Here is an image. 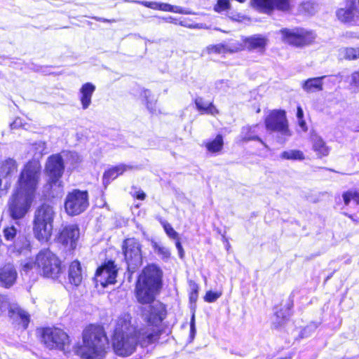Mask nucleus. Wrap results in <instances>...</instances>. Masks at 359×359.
Instances as JSON below:
<instances>
[{"instance_id": "4d7b16f0", "label": "nucleus", "mask_w": 359, "mask_h": 359, "mask_svg": "<svg viewBox=\"0 0 359 359\" xmlns=\"http://www.w3.org/2000/svg\"><path fill=\"white\" fill-rule=\"evenodd\" d=\"M297 116L298 119L303 118L304 112H303V110H302V107L300 106H299L297 107Z\"/></svg>"}, {"instance_id": "680f3d73", "label": "nucleus", "mask_w": 359, "mask_h": 359, "mask_svg": "<svg viewBox=\"0 0 359 359\" xmlns=\"http://www.w3.org/2000/svg\"><path fill=\"white\" fill-rule=\"evenodd\" d=\"M99 20H101V21H102V22H107V21H108L107 20H105V19H99Z\"/></svg>"}, {"instance_id": "49530a36", "label": "nucleus", "mask_w": 359, "mask_h": 359, "mask_svg": "<svg viewBox=\"0 0 359 359\" xmlns=\"http://www.w3.org/2000/svg\"><path fill=\"white\" fill-rule=\"evenodd\" d=\"M222 295L220 292L208 291L206 292L204 299L207 302H214Z\"/></svg>"}, {"instance_id": "7ed1b4c3", "label": "nucleus", "mask_w": 359, "mask_h": 359, "mask_svg": "<svg viewBox=\"0 0 359 359\" xmlns=\"http://www.w3.org/2000/svg\"><path fill=\"white\" fill-rule=\"evenodd\" d=\"M161 283V270L154 264L145 267L139 276L135 285V297L137 302L144 305L155 302Z\"/></svg>"}, {"instance_id": "2eb2a0df", "label": "nucleus", "mask_w": 359, "mask_h": 359, "mask_svg": "<svg viewBox=\"0 0 359 359\" xmlns=\"http://www.w3.org/2000/svg\"><path fill=\"white\" fill-rule=\"evenodd\" d=\"M18 171L17 162L11 158L0 161V196L4 195L11 184V179Z\"/></svg>"}, {"instance_id": "4468645a", "label": "nucleus", "mask_w": 359, "mask_h": 359, "mask_svg": "<svg viewBox=\"0 0 359 359\" xmlns=\"http://www.w3.org/2000/svg\"><path fill=\"white\" fill-rule=\"evenodd\" d=\"M142 318L149 325L157 327L165 318L164 305L158 301L145 304L142 307Z\"/></svg>"}, {"instance_id": "c03bdc74", "label": "nucleus", "mask_w": 359, "mask_h": 359, "mask_svg": "<svg viewBox=\"0 0 359 359\" xmlns=\"http://www.w3.org/2000/svg\"><path fill=\"white\" fill-rule=\"evenodd\" d=\"M348 83L353 88L359 87V72L352 73L347 79Z\"/></svg>"}, {"instance_id": "6e6552de", "label": "nucleus", "mask_w": 359, "mask_h": 359, "mask_svg": "<svg viewBox=\"0 0 359 359\" xmlns=\"http://www.w3.org/2000/svg\"><path fill=\"white\" fill-rule=\"evenodd\" d=\"M36 264L43 276L47 278H57L62 272L60 259L49 250L39 252L36 256Z\"/></svg>"}, {"instance_id": "1a4fd4ad", "label": "nucleus", "mask_w": 359, "mask_h": 359, "mask_svg": "<svg viewBox=\"0 0 359 359\" xmlns=\"http://www.w3.org/2000/svg\"><path fill=\"white\" fill-rule=\"evenodd\" d=\"M34 196L18 190H15L8 202V212L13 219H19L25 216L29 211Z\"/></svg>"}, {"instance_id": "58836bf2", "label": "nucleus", "mask_w": 359, "mask_h": 359, "mask_svg": "<svg viewBox=\"0 0 359 359\" xmlns=\"http://www.w3.org/2000/svg\"><path fill=\"white\" fill-rule=\"evenodd\" d=\"M208 54L216 53V54H225L226 48L224 43H219L216 45L208 46L205 50Z\"/></svg>"}, {"instance_id": "603ef678", "label": "nucleus", "mask_w": 359, "mask_h": 359, "mask_svg": "<svg viewBox=\"0 0 359 359\" xmlns=\"http://www.w3.org/2000/svg\"><path fill=\"white\" fill-rule=\"evenodd\" d=\"M196 333V327H195V316L194 315L192 316L191 323H190V334L191 337L193 338Z\"/></svg>"}, {"instance_id": "423d86ee", "label": "nucleus", "mask_w": 359, "mask_h": 359, "mask_svg": "<svg viewBox=\"0 0 359 359\" xmlns=\"http://www.w3.org/2000/svg\"><path fill=\"white\" fill-rule=\"evenodd\" d=\"M41 340L46 348L69 351L70 340L68 334L58 327H46L41 332Z\"/></svg>"}, {"instance_id": "a19ab883", "label": "nucleus", "mask_w": 359, "mask_h": 359, "mask_svg": "<svg viewBox=\"0 0 359 359\" xmlns=\"http://www.w3.org/2000/svg\"><path fill=\"white\" fill-rule=\"evenodd\" d=\"M154 249L155 252L162 257L163 259H168L170 256V250L160 244H158L157 243H154L153 245Z\"/></svg>"}, {"instance_id": "3c124183", "label": "nucleus", "mask_w": 359, "mask_h": 359, "mask_svg": "<svg viewBox=\"0 0 359 359\" xmlns=\"http://www.w3.org/2000/svg\"><path fill=\"white\" fill-rule=\"evenodd\" d=\"M175 246H176V248L178 250V254H179V256L181 259H182L184 257V249L182 246V244L180 241V238L176 240V242H175Z\"/></svg>"}, {"instance_id": "f03ea898", "label": "nucleus", "mask_w": 359, "mask_h": 359, "mask_svg": "<svg viewBox=\"0 0 359 359\" xmlns=\"http://www.w3.org/2000/svg\"><path fill=\"white\" fill-rule=\"evenodd\" d=\"M108 339L101 326L90 325L83 331L81 345L76 347V353L83 359H102L106 353Z\"/></svg>"}, {"instance_id": "0eeeda50", "label": "nucleus", "mask_w": 359, "mask_h": 359, "mask_svg": "<svg viewBox=\"0 0 359 359\" xmlns=\"http://www.w3.org/2000/svg\"><path fill=\"white\" fill-rule=\"evenodd\" d=\"M265 125L268 130L278 134V141L280 143H284L292 135L284 111L270 112L265 119Z\"/></svg>"}, {"instance_id": "473e14b6", "label": "nucleus", "mask_w": 359, "mask_h": 359, "mask_svg": "<svg viewBox=\"0 0 359 359\" xmlns=\"http://www.w3.org/2000/svg\"><path fill=\"white\" fill-rule=\"evenodd\" d=\"M280 158L285 160L302 161L305 158L304 153L297 149L284 151L280 154Z\"/></svg>"}, {"instance_id": "ea45409f", "label": "nucleus", "mask_w": 359, "mask_h": 359, "mask_svg": "<svg viewBox=\"0 0 359 359\" xmlns=\"http://www.w3.org/2000/svg\"><path fill=\"white\" fill-rule=\"evenodd\" d=\"M163 11H170V12H175V13H184L187 14V12H185L183 8L177 6H173L170 4H165V3H159L158 4V9Z\"/></svg>"}, {"instance_id": "6ab92c4d", "label": "nucleus", "mask_w": 359, "mask_h": 359, "mask_svg": "<svg viewBox=\"0 0 359 359\" xmlns=\"http://www.w3.org/2000/svg\"><path fill=\"white\" fill-rule=\"evenodd\" d=\"M79 237V229L76 224L65 226L58 236V241L63 245H69L70 248L76 247V243Z\"/></svg>"}, {"instance_id": "864d4df0", "label": "nucleus", "mask_w": 359, "mask_h": 359, "mask_svg": "<svg viewBox=\"0 0 359 359\" xmlns=\"http://www.w3.org/2000/svg\"><path fill=\"white\" fill-rule=\"evenodd\" d=\"M11 128H17L19 127H25V126L22 123V119L20 118H17L11 124Z\"/></svg>"}, {"instance_id": "bf43d9fd", "label": "nucleus", "mask_w": 359, "mask_h": 359, "mask_svg": "<svg viewBox=\"0 0 359 359\" xmlns=\"http://www.w3.org/2000/svg\"><path fill=\"white\" fill-rule=\"evenodd\" d=\"M346 36L348 38H357L359 39V35H358L356 33L353 32H347Z\"/></svg>"}, {"instance_id": "393cba45", "label": "nucleus", "mask_w": 359, "mask_h": 359, "mask_svg": "<svg viewBox=\"0 0 359 359\" xmlns=\"http://www.w3.org/2000/svg\"><path fill=\"white\" fill-rule=\"evenodd\" d=\"M95 90V86L91 83L83 84L79 90V99L83 109H86L91 104V98Z\"/></svg>"}, {"instance_id": "aec40b11", "label": "nucleus", "mask_w": 359, "mask_h": 359, "mask_svg": "<svg viewBox=\"0 0 359 359\" xmlns=\"http://www.w3.org/2000/svg\"><path fill=\"white\" fill-rule=\"evenodd\" d=\"M337 17L342 22L359 25V8L354 4L337 10Z\"/></svg>"}, {"instance_id": "cd10ccee", "label": "nucleus", "mask_w": 359, "mask_h": 359, "mask_svg": "<svg viewBox=\"0 0 359 359\" xmlns=\"http://www.w3.org/2000/svg\"><path fill=\"white\" fill-rule=\"evenodd\" d=\"M325 76L311 78L306 80L302 83V88L306 93H313L316 91H320L323 90L322 80Z\"/></svg>"}, {"instance_id": "9d476101", "label": "nucleus", "mask_w": 359, "mask_h": 359, "mask_svg": "<svg viewBox=\"0 0 359 359\" xmlns=\"http://www.w3.org/2000/svg\"><path fill=\"white\" fill-rule=\"evenodd\" d=\"M125 260L130 273H134L142 264L141 245L135 238H128L123 244Z\"/></svg>"}, {"instance_id": "72a5a7b5", "label": "nucleus", "mask_w": 359, "mask_h": 359, "mask_svg": "<svg viewBox=\"0 0 359 359\" xmlns=\"http://www.w3.org/2000/svg\"><path fill=\"white\" fill-rule=\"evenodd\" d=\"M339 52L341 59L351 60L359 58V48H342Z\"/></svg>"}, {"instance_id": "c9c22d12", "label": "nucleus", "mask_w": 359, "mask_h": 359, "mask_svg": "<svg viewBox=\"0 0 359 359\" xmlns=\"http://www.w3.org/2000/svg\"><path fill=\"white\" fill-rule=\"evenodd\" d=\"M225 44L226 53H233L241 51L245 48L243 40L242 42L239 41L232 40Z\"/></svg>"}, {"instance_id": "7c9ffc66", "label": "nucleus", "mask_w": 359, "mask_h": 359, "mask_svg": "<svg viewBox=\"0 0 359 359\" xmlns=\"http://www.w3.org/2000/svg\"><path fill=\"white\" fill-rule=\"evenodd\" d=\"M224 141L221 135H217L214 140L207 142L205 144L207 150L212 154L219 152L222 149Z\"/></svg>"}, {"instance_id": "de8ad7c7", "label": "nucleus", "mask_w": 359, "mask_h": 359, "mask_svg": "<svg viewBox=\"0 0 359 359\" xmlns=\"http://www.w3.org/2000/svg\"><path fill=\"white\" fill-rule=\"evenodd\" d=\"M190 286L191 291L189 294V299L191 302H195L198 298V286L195 283H191Z\"/></svg>"}, {"instance_id": "412c9836", "label": "nucleus", "mask_w": 359, "mask_h": 359, "mask_svg": "<svg viewBox=\"0 0 359 359\" xmlns=\"http://www.w3.org/2000/svg\"><path fill=\"white\" fill-rule=\"evenodd\" d=\"M85 276L86 272L81 267V263L77 260L72 262L68 270L69 283L74 286H79L81 284Z\"/></svg>"}, {"instance_id": "13d9d810", "label": "nucleus", "mask_w": 359, "mask_h": 359, "mask_svg": "<svg viewBox=\"0 0 359 359\" xmlns=\"http://www.w3.org/2000/svg\"><path fill=\"white\" fill-rule=\"evenodd\" d=\"M298 120H299V126L302 128V129L304 131H306L307 130V128H306V122L303 120V118L298 119Z\"/></svg>"}, {"instance_id": "37998d69", "label": "nucleus", "mask_w": 359, "mask_h": 359, "mask_svg": "<svg viewBox=\"0 0 359 359\" xmlns=\"http://www.w3.org/2000/svg\"><path fill=\"white\" fill-rule=\"evenodd\" d=\"M4 236L6 240L13 241L17 236V229L13 226H8L4 229Z\"/></svg>"}, {"instance_id": "39448f33", "label": "nucleus", "mask_w": 359, "mask_h": 359, "mask_svg": "<svg viewBox=\"0 0 359 359\" xmlns=\"http://www.w3.org/2000/svg\"><path fill=\"white\" fill-rule=\"evenodd\" d=\"M40 177L39 163L36 161H29L21 171L15 189L34 197Z\"/></svg>"}, {"instance_id": "f704fd0d", "label": "nucleus", "mask_w": 359, "mask_h": 359, "mask_svg": "<svg viewBox=\"0 0 359 359\" xmlns=\"http://www.w3.org/2000/svg\"><path fill=\"white\" fill-rule=\"evenodd\" d=\"M142 96L144 98L147 107L151 113L155 114L156 112V100L151 96V92L148 90H144L142 93Z\"/></svg>"}, {"instance_id": "052dcab7", "label": "nucleus", "mask_w": 359, "mask_h": 359, "mask_svg": "<svg viewBox=\"0 0 359 359\" xmlns=\"http://www.w3.org/2000/svg\"><path fill=\"white\" fill-rule=\"evenodd\" d=\"M311 6V4L310 3H305L303 4V7L306 10L307 8H309V7Z\"/></svg>"}, {"instance_id": "5701e85b", "label": "nucleus", "mask_w": 359, "mask_h": 359, "mask_svg": "<svg viewBox=\"0 0 359 359\" xmlns=\"http://www.w3.org/2000/svg\"><path fill=\"white\" fill-rule=\"evenodd\" d=\"M267 39L260 34H255L243 39L245 48L249 50L262 52L267 44Z\"/></svg>"}, {"instance_id": "4c0bfd02", "label": "nucleus", "mask_w": 359, "mask_h": 359, "mask_svg": "<svg viewBox=\"0 0 359 359\" xmlns=\"http://www.w3.org/2000/svg\"><path fill=\"white\" fill-rule=\"evenodd\" d=\"M289 316L290 311L288 309H280L276 311V320L273 321V324L276 327L281 325L288 318Z\"/></svg>"}, {"instance_id": "bb28decb", "label": "nucleus", "mask_w": 359, "mask_h": 359, "mask_svg": "<svg viewBox=\"0 0 359 359\" xmlns=\"http://www.w3.org/2000/svg\"><path fill=\"white\" fill-rule=\"evenodd\" d=\"M195 104L197 109L202 114H206L215 116L219 113L217 109L212 104V102L205 101L201 97L196 98Z\"/></svg>"}, {"instance_id": "ddd939ff", "label": "nucleus", "mask_w": 359, "mask_h": 359, "mask_svg": "<svg viewBox=\"0 0 359 359\" xmlns=\"http://www.w3.org/2000/svg\"><path fill=\"white\" fill-rule=\"evenodd\" d=\"M8 310L9 317L25 330L29 323V313L17 304H11L6 297L0 295V315Z\"/></svg>"}, {"instance_id": "a18cd8bd", "label": "nucleus", "mask_w": 359, "mask_h": 359, "mask_svg": "<svg viewBox=\"0 0 359 359\" xmlns=\"http://www.w3.org/2000/svg\"><path fill=\"white\" fill-rule=\"evenodd\" d=\"M230 4L228 0H218L215 6V11L217 12H222L229 8Z\"/></svg>"}, {"instance_id": "f3484780", "label": "nucleus", "mask_w": 359, "mask_h": 359, "mask_svg": "<svg viewBox=\"0 0 359 359\" xmlns=\"http://www.w3.org/2000/svg\"><path fill=\"white\" fill-rule=\"evenodd\" d=\"M64 170V161L60 154H53L48 158L45 172L51 184H55L59 182L63 175Z\"/></svg>"}, {"instance_id": "b1692460", "label": "nucleus", "mask_w": 359, "mask_h": 359, "mask_svg": "<svg viewBox=\"0 0 359 359\" xmlns=\"http://www.w3.org/2000/svg\"><path fill=\"white\" fill-rule=\"evenodd\" d=\"M262 128V127L258 124L243 127L241 133V137L242 140L244 142L257 140L260 142L266 148H267L268 147L266 143L263 142L262 140L259 137V131Z\"/></svg>"}, {"instance_id": "c85d7f7f", "label": "nucleus", "mask_w": 359, "mask_h": 359, "mask_svg": "<svg viewBox=\"0 0 359 359\" xmlns=\"http://www.w3.org/2000/svg\"><path fill=\"white\" fill-rule=\"evenodd\" d=\"M312 142L313 148L318 156H325L328 155L330 149L320 137L316 135H313Z\"/></svg>"}, {"instance_id": "f8f14e48", "label": "nucleus", "mask_w": 359, "mask_h": 359, "mask_svg": "<svg viewBox=\"0 0 359 359\" xmlns=\"http://www.w3.org/2000/svg\"><path fill=\"white\" fill-rule=\"evenodd\" d=\"M283 41L290 45L300 47L310 44L316 38L314 33L303 28L282 29L280 31Z\"/></svg>"}, {"instance_id": "5fc2aeb1", "label": "nucleus", "mask_w": 359, "mask_h": 359, "mask_svg": "<svg viewBox=\"0 0 359 359\" xmlns=\"http://www.w3.org/2000/svg\"><path fill=\"white\" fill-rule=\"evenodd\" d=\"M69 156L72 158V164H76L81 161L79 156L76 153L72 152L69 154Z\"/></svg>"}, {"instance_id": "09e8293b", "label": "nucleus", "mask_w": 359, "mask_h": 359, "mask_svg": "<svg viewBox=\"0 0 359 359\" xmlns=\"http://www.w3.org/2000/svg\"><path fill=\"white\" fill-rule=\"evenodd\" d=\"M135 2L137 4H140L145 7L151 8V9H154V10L158 9V4L159 3L156 2V1H136Z\"/></svg>"}, {"instance_id": "c756f323", "label": "nucleus", "mask_w": 359, "mask_h": 359, "mask_svg": "<svg viewBox=\"0 0 359 359\" xmlns=\"http://www.w3.org/2000/svg\"><path fill=\"white\" fill-rule=\"evenodd\" d=\"M14 249L19 254L27 255L30 251V243L24 236H19L14 241Z\"/></svg>"}, {"instance_id": "a878e982", "label": "nucleus", "mask_w": 359, "mask_h": 359, "mask_svg": "<svg viewBox=\"0 0 359 359\" xmlns=\"http://www.w3.org/2000/svg\"><path fill=\"white\" fill-rule=\"evenodd\" d=\"M133 168V166L125 164H120L109 168L105 171L103 175V183L107 184L110 183L111 180H113L122 175L124 172L130 170Z\"/></svg>"}, {"instance_id": "a211bd4d", "label": "nucleus", "mask_w": 359, "mask_h": 359, "mask_svg": "<svg viewBox=\"0 0 359 359\" xmlns=\"http://www.w3.org/2000/svg\"><path fill=\"white\" fill-rule=\"evenodd\" d=\"M253 6L263 13L270 14L274 10L289 12L292 6L290 0H252Z\"/></svg>"}, {"instance_id": "20e7f679", "label": "nucleus", "mask_w": 359, "mask_h": 359, "mask_svg": "<svg viewBox=\"0 0 359 359\" xmlns=\"http://www.w3.org/2000/svg\"><path fill=\"white\" fill-rule=\"evenodd\" d=\"M55 212L53 207L43 204L34 213L33 231L36 238L41 242H47L51 237Z\"/></svg>"}, {"instance_id": "6e6d98bb", "label": "nucleus", "mask_w": 359, "mask_h": 359, "mask_svg": "<svg viewBox=\"0 0 359 359\" xmlns=\"http://www.w3.org/2000/svg\"><path fill=\"white\" fill-rule=\"evenodd\" d=\"M134 196L140 200H144L146 196L145 194L142 191H135V193H134Z\"/></svg>"}, {"instance_id": "0e129e2a", "label": "nucleus", "mask_w": 359, "mask_h": 359, "mask_svg": "<svg viewBox=\"0 0 359 359\" xmlns=\"http://www.w3.org/2000/svg\"><path fill=\"white\" fill-rule=\"evenodd\" d=\"M358 4H359V0H358Z\"/></svg>"}, {"instance_id": "e433bc0d", "label": "nucleus", "mask_w": 359, "mask_h": 359, "mask_svg": "<svg viewBox=\"0 0 359 359\" xmlns=\"http://www.w3.org/2000/svg\"><path fill=\"white\" fill-rule=\"evenodd\" d=\"M344 203L348 205L351 200L356 204H359V191L358 190H349L342 195Z\"/></svg>"}, {"instance_id": "9b49d317", "label": "nucleus", "mask_w": 359, "mask_h": 359, "mask_svg": "<svg viewBox=\"0 0 359 359\" xmlns=\"http://www.w3.org/2000/svg\"><path fill=\"white\" fill-rule=\"evenodd\" d=\"M88 194L86 191L74 189L65 198V209L69 215H77L88 207Z\"/></svg>"}, {"instance_id": "2f4dec72", "label": "nucleus", "mask_w": 359, "mask_h": 359, "mask_svg": "<svg viewBox=\"0 0 359 359\" xmlns=\"http://www.w3.org/2000/svg\"><path fill=\"white\" fill-rule=\"evenodd\" d=\"M46 146L45 142L38 141L30 145L29 153L34 158H41L46 153Z\"/></svg>"}, {"instance_id": "8fccbe9b", "label": "nucleus", "mask_w": 359, "mask_h": 359, "mask_svg": "<svg viewBox=\"0 0 359 359\" xmlns=\"http://www.w3.org/2000/svg\"><path fill=\"white\" fill-rule=\"evenodd\" d=\"M22 269L24 271L27 272L29 270L32 269L34 266H37L36 260L34 262L31 259H27L25 261L24 263L22 264Z\"/></svg>"}, {"instance_id": "e2e57ef3", "label": "nucleus", "mask_w": 359, "mask_h": 359, "mask_svg": "<svg viewBox=\"0 0 359 359\" xmlns=\"http://www.w3.org/2000/svg\"><path fill=\"white\" fill-rule=\"evenodd\" d=\"M309 14H312V13H313V12H312V11H309Z\"/></svg>"}, {"instance_id": "f257e3e1", "label": "nucleus", "mask_w": 359, "mask_h": 359, "mask_svg": "<svg viewBox=\"0 0 359 359\" xmlns=\"http://www.w3.org/2000/svg\"><path fill=\"white\" fill-rule=\"evenodd\" d=\"M131 320L129 313H123L116 323L112 344L115 353L121 356L131 355L138 342L144 346L152 344L158 338L157 332L154 329L137 331Z\"/></svg>"}, {"instance_id": "dca6fc26", "label": "nucleus", "mask_w": 359, "mask_h": 359, "mask_svg": "<svg viewBox=\"0 0 359 359\" xmlns=\"http://www.w3.org/2000/svg\"><path fill=\"white\" fill-rule=\"evenodd\" d=\"M118 269L112 261H107L100 266L95 273V280L97 285L100 284L105 287L109 284H114L117 277Z\"/></svg>"}, {"instance_id": "79ce46f5", "label": "nucleus", "mask_w": 359, "mask_h": 359, "mask_svg": "<svg viewBox=\"0 0 359 359\" xmlns=\"http://www.w3.org/2000/svg\"><path fill=\"white\" fill-rule=\"evenodd\" d=\"M163 228L169 238L175 240L179 239L178 233L172 227L169 223L165 222L163 224Z\"/></svg>"}, {"instance_id": "4be33fe9", "label": "nucleus", "mask_w": 359, "mask_h": 359, "mask_svg": "<svg viewBox=\"0 0 359 359\" xmlns=\"http://www.w3.org/2000/svg\"><path fill=\"white\" fill-rule=\"evenodd\" d=\"M17 276V271L13 264L4 265L0 268V285L5 287H10L15 282Z\"/></svg>"}]
</instances>
